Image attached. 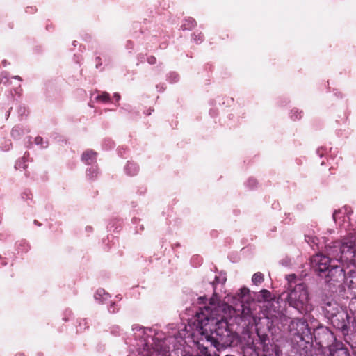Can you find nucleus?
Masks as SVG:
<instances>
[{"instance_id":"obj_26","label":"nucleus","mask_w":356,"mask_h":356,"mask_svg":"<svg viewBox=\"0 0 356 356\" xmlns=\"http://www.w3.org/2000/svg\"><path fill=\"white\" fill-rule=\"evenodd\" d=\"M12 109V108H10V110L8 111V116H9L10 113V110Z\"/></svg>"},{"instance_id":"obj_16","label":"nucleus","mask_w":356,"mask_h":356,"mask_svg":"<svg viewBox=\"0 0 356 356\" xmlns=\"http://www.w3.org/2000/svg\"><path fill=\"white\" fill-rule=\"evenodd\" d=\"M97 99L99 101L106 102L110 100V95L106 92H103L102 94L97 96Z\"/></svg>"},{"instance_id":"obj_6","label":"nucleus","mask_w":356,"mask_h":356,"mask_svg":"<svg viewBox=\"0 0 356 356\" xmlns=\"http://www.w3.org/2000/svg\"><path fill=\"white\" fill-rule=\"evenodd\" d=\"M325 277H329L327 282L331 280L337 281L339 278L344 277L343 268L338 265H330V267L327 269V273L324 274Z\"/></svg>"},{"instance_id":"obj_2","label":"nucleus","mask_w":356,"mask_h":356,"mask_svg":"<svg viewBox=\"0 0 356 356\" xmlns=\"http://www.w3.org/2000/svg\"><path fill=\"white\" fill-rule=\"evenodd\" d=\"M325 252L332 261L346 264L348 266L356 264V244L353 237L332 242L325 246Z\"/></svg>"},{"instance_id":"obj_30","label":"nucleus","mask_w":356,"mask_h":356,"mask_svg":"<svg viewBox=\"0 0 356 356\" xmlns=\"http://www.w3.org/2000/svg\"><path fill=\"white\" fill-rule=\"evenodd\" d=\"M203 298H204L200 297V298H199V300H202Z\"/></svg>"},{"instance_id":"obj_11","label":"nucleus","mask_w":356,"mask_h":356,"mask_svg":"<svg viewBox=\"0 0 356 356\" xmlns=\"http://www.w3.org/2000/svg\"><path fill=\"white\" fill-rule=\"evenodd\" d=\"M243 356H259V353L255 348L251 346H247L243 349Z\"/></svg>"},{"instance_id":"obj_27","label":"nucleus","mask_w":356,"mask_h":356,"mask_svg":"<svg viewBox=\"0 0 356 356\" xmlns=\"http://www.w3.org/2000/svg\"><path fill=\"white\" fill-rule=\"evenodd\" d=\"M218 277H215V282H217V281H218Z\"/></svg>"},{"instance_id":"obj_29","label":"nucleus","mask_w":356,"mask_h":356,"mask_svg":"<svg viewBox=\"0 0 356 356\" xmlns=\"http://www.w3.org/2000/svg\"><path fill=\"white\" fill-rule=\"evenodd\" d=\"M23 168L25 169L26 168V165H24Z\"/></svg>"},{"instance_id":"obj_23","label":"nucleus","mask_w":356,"mask_h":356,"mask_svg":"<svg viewBox=\"0 0 356 356\" xmlns=\"http://www.w3.org/2000/svg\"><path fill=\"white\" fill-rule=\"evenodd\" d=\"M190 23H191L190 28L194 27L195 26V24H196V22L193 19H191L190 21Z\"/></svg>"},{"instance_id":"obj_15","label":"nucleus","mask_w":356,"mask_h":356,"mask_svg":"<svg viewBox=\"0 0 356 356\" xmlns=\"http://www.w3.org/2000/svg\"><path fill=\"white\" fill-rule=\"evenodd\" d=\"M195 356H212V355L209 353L207 347L200 346L199 353Z\"/></svg>"},{"instance_id":"obj_25","label":"nucleus","mask_w":356,"mask_h":356,"mask_svg":"<svg viewBox=\"0 0 356 356\" xmlns=\"http://www.w3.org/2000/svg\"><path fill=\"white\" fill-rule=\"evenodd\" d=\"M253 182L254 184L256 182L254 180H249V182L251 183V182Z\"/></svg>"},{"instance_id":"obj_8","label":"nucleus","mask_w":356,"mask_h":356,"mask_svg":"<svg viewBox=\"0 0 356 356\" xmlns=\"http://www.w3.org/2000/svg\"><path fill=\"white\" fill-rule=\"evenodd\" d=\"M326 316L331 319L334 315L338 314L341 312L339 306L335 302H326L323 305Z\"/></svg>"},{"instance_id":"obj_1","label":"nucleus","mask_w":356,"mask_h":356,"mask_svg":"<svg viewBox=\"0 0 356 356\" xmlns=\"http://www.w3.org/2000/svg\"><path fill=\"white\" fill-rule=\"evenodd\" d=\"M227 307L225 303L216 304L214 298H211L209 305L200 307L196 313L201 324L200 339L209 342L218 351L231 346L236 338L227 319L221 314Z\"/></svg>"},{"instance_id":"obj_9","label":"nucleus","mask_w":356,"mask_h":356,"mask_svg":"<svg viewBox=\"0 0 356 356\" xmlns=\"http://www.w3.org/2000/svg\"><path fill=\"white\" fill-rule=\"evenodd\" d=\"M305 327V321L299 318H294L291 321V323L289 325V329L290 332H294V334H299L301 332L303 331Z\"/></svg>"},{"instance_id":"obj_7","label":"nucleus","mask_w":356,"mask_h":356,"mask_svg":"<svg viewBox=\"0 0 356 356\" xmlns=\"http://www.w3.org/2000/svg\"><path fill=\"white\" fill-rule=\"evenodd\" d=\"M141 356H169V350L168 348L164 346V342H161L156 345L152 352L147 351L143 353Z\"/></svg>"},{"instance_id":"obj_5","label":"nucleus","mask_w":356,"mask_h":356,"mask_svg":"<svg viewBox=\"0 0 356 356\" xmlns=\"http://www.w3.org/2000/svg\"><path fill=\"white\" fill-rule=\"evenodd\" d=\"M350 319L349 314L346 312L341 310L338 314L334 315L330 320L335 327L341 330L344 334H348L350 328Z\"/></svg>"},{"instance_id":"obj_20","label":"nucleus","mask_w":356,"mask_h":356,"mask_svg":"<svg viewBox=\"0 0 356 356\" xmlns=\"http://www.w3.org/2000/svg\"><path fill=\"white\" fill-rule=\"evenodd\" d=\"M35 143L37 144V145H42V143H43V138L40 136H37L35 138Z\"/></svg>"},{"instance_id":"obj_28","label":"nucleus","mask_w":356,"mask_h":356,"mask_svg":"<svg viewBox=\"0 0 356 356\" xmlns=\"http://www.w3.org/2000/svg\"><path fill=\"white\" fill-rule=\"evenodd\" d=\"M199 40H200V41H202V36H200Z\"/></svg>"},{"instance_id":"obj_24","label":"nucleus","mask_w":356,"mask_h":356,"mask_svg":"<svg viewBox=\"0 0 356 356\" xmlns=\"http://www.w3.org/2000/svg\"><path fill=\"white\" fill-rule=\"evenodd\" d=\"M21 163H22V161H19L17 162V165H19L20 167L21 166Z\"/></svg>"},{"instance_id":"obj_31","label":"nucleus","mask_w":356,"mask_h":356,"mask_svg":"<svg viewBox=\"0 0 356 356\" xmlns=\"http://www.w3.org/2000/svg\"><path fill=\"white\" fill-rule=\"evenodd\" d=\"M25 156L26 154L24 156V157H22V161H24V159H25Z\"/></svg>"},{"instance_id":"obj_10","label":"nucleus","mask_w":356,"mask_h":356,"mask_svg":"<svg viewBox=\"0 0 356 356\" xmlns=\"http://www.w3.org/2000/svg\"><path fill=\"white\" fill-rule=\"evenodd\" d=\"M97 153L92 150H86L81 156V160L86 164H91L96 159Z\"/></svg>"},{"instance_id":"obj_19","label":"nucleus","mask_w":356,"mask_h":356,"mask_svg":"<svg viewBox=\"0 0 356 356\" xmlns=\"http://www.w3.org/2000/svg\"><path fill=\"white\" fill-rule=\"evenodd\" d=\"M147 61L150 65H154L156 63V58L154 56H149L147 58Z\"/></svg>"},{"instance_id":"obj_13","label":"nucleus","mask_w":356,"mask_h":356,"mask_svg":"<svg viewBox=\"0 0 356 356\" xmlns=\"http://www.w3.org/2000/svg\"><path fill=\"white\" fill-rule=\"evenodd\" d=\"M260 296L263 301H270L273 299L271 293L266 289H262L260 291Z\"/></svg>"},{"instance_id":"obj_17","label":"nucleus","mask_w":356,"mask_h":356,"mask_svg":"<svg viewBox=\"0 0 356 356\" xmlns=\"http://www.w3.org/2000/svg\"><path fill=\"white\" fill-rule=\"evenodd\" d=\"M97 175L96 170L93 168H90L87 170V175L90 177V179H93Z\"/></svg>"},{"instance_id":"obj_3","label":"nucleus","mask_w":356,"mask_h":356,"mask_svg":"<svg viewBox=\"0 0 356 356\" xmlns=\"http://www.w3.org/2000/svg\"><path fill=\"white\" fill-rule=\"evenodd\" d=\"M289 305L300 311L305 309L309 301V294L304 284H296L287 298Z\"/></svg>"},{"instance_id":"obj_21","label":"nucleus","mask_w":356,"mask_h":356,"mask_svg":"<svg viewBox=\"0 0 356 356\" xmlns=\"http://www.w3.org/2000/svg\"><path fill=\"white\" fill-rule=\"evenodd\" d=\"M108 310L110 311V312H115V305L114 304H112L110 305L109 308H108Z\"/></svg>"},{"instance_id":"obj_33","label":"nucleus","mask_w":356,"mask_h":356,"mask_svg":"<svg viewBox=\"0 0 356 356\" xmlns=\"http://www.w3.org/2000/svg\"><path fill=\"white\" fill-rule=\"evenodd\" d=\"M35 223H36V225H38V222H37V220H35Z\"/></svg>"},{"instance_id":"obj_14","label":"nucleus","mask_w":356,"mask_h":356,"mask_svg":"<svg viewBox=\"0 0 356 356\" xmlns=\"http://www.w3.org/2000/svg\"><path fill=\"white\" fill-rule=\"evenodd\" d=\"M252 280L254 284L258 285L264 281V275L261 273H256L253 275Z\"/></svg>"},{"instance_id":"obj_18","label":"nucleus","mask_w":356,"mask_h":356,"mask_svg":"<svg viewBox=\"0 0 356 356\" xmlns=\"http://www.w3.org/2000/svg\"><path fill=\"white\" fill-rule=\"evenodd\" d=\"M249 293V290L248 289L244 287V288H241L240 289V293H238V296H240V298H243L244 296H245L246 295H248Z\"/></svg>"},{"instance_id":"obj_4","label":"nucleus","mask_w":356,"mask_h":356,"mask_svg":"<svg viewBox=\"0 0 356 356\" xmlns=\"http://www.w3.org/2000/svg\"><path fill=\"white\" fill-rule=\"evenodd\" d=\"M332 260L327 256L322 254H316L311 258V266L319 276L323 277L330 267Z\"/></svg>"},{"instance_id":"obj_22","label":"nucleus","mask_w":356,"mask_h":356,"mask_svg":"<svg viewBox=\"0 0 356 356\" xmlns=\"http://www.w3.org/2000/svg\"><path fill=\"white\" fill-rule=\"evenodd\" d=\"M340 213V211H335L333 213V218L336 221V218L337 215Z\"/></svg>"},{"instance_id":"obj_12","label":"nucleus","mask_w":356,"mask_h":356,"mask_svg":"<svg viewBox=\"0 0 356 356\" xmlns=\"http://www.w3.org/2000/svg\"><path fill=\"white\" fill-rule=\"evenodd\" d=\"M331 356H350L347 348H337L330 353Z\"/></svg>"},{"instance_id":"obj_32","label":"nucleus","mask_w":356,"mask_h":356,"mask_svg":"<svg viewBox=\"0 0 356 356\" xmlns=\"http://www.w3.org/2000/svg\"><path fill=\"white\" fill-rule=\"evenodd\" d=\"M35 223H36V225H38V222H37V220H35Z\"/></svg>"}]
</instances>
